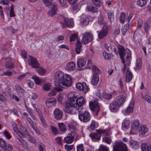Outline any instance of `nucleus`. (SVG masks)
Wrapping results in <instances>:
<instances>
[{"instance_id":"f257e3e1","label":"nucleus","mask_w":151,"mask_h":151,"mask_svg":"<svg viewBox=\"0 0 151 151\" xmlns=\"http://www.w3.org/2000/svg\"><path fill=\"white\" fill-rule=\"evenodd\" d=\"M54 79L56 83L55 89L58 91L63 90V86H69L72 83L71 76L68 74L64 75L62 72L58 71L54 75Z\"/></svg>"},{"instance_id":"f03ea898","label":"nucleus","mask_w":151,"mask_h":151,"mask_svg":"<svg viewBox=\"0 0 151 151\" xmlns=\"http://www.w3.org/2000/svg\"><path fill=\"white\" fill-rule=\"evenodd\" d=\"M117 47L122 63H125V61L124 58V56L127 54L126 61L128 62V64L129 65L130 63V60L131 56V53L130 50L127 48L125 49L124 47L122 45L119 44L117 45Z\"/></svg>"},{"instance_id":"7ed1b4c3","label":"nucleus","mask_w":151,"mask_h":151,"mask_svg":"<svg viewBox=\"0 0 151 151\" xmlns=\"http://www.w3.org/2000/svg\"><path fill=\"white\" fill-rule=\"evenodd\" d=\"M70 99V104L74 105L76 107L78 108V111L81 110L83 106L85 103L83 97L80 96L78 98L76 96H73L69 98Z\"/></svg>"},{"instance_id":"20e7f679","label":"nucleus","mask_w":151,"mask_h":151,"mask_svg":"<svg viewBox=\"0 0 151 151\" xmlns=\"http://www.w3.org/2000/svg\"><path fill=\"white\" fill-rule=\"evenodd\" d=\"M93 4H88L87 7L88 10L92 13H96L98 11V8L101 5L100 0H92Z\"/></svg>"},{"instance_id":"39448f33","label":"nucleus","mask_w":151,"mask_h":151,"mask_svg":"<svg viewBox=\"0 0 151 151\" xmlns=\"http://www.w3.org/2000/svg\"><path fill=\"white\" fill-rule=\"evenodd\" d=\"M81 110L78 111V117L79 119L84 122H88L90 118V114L89 112L85 111L84 112H82Z\"/></svg>"},{"instance_id":"423d86ee","label":"nucleus","mask_w":151,"mask_h":151,"mask_svg":"<svg viewBox=\"0 0 151 151\" xmlns=\"http://www.w3.org/2000/svg\"><path fill=\"white\" fill-rule=\"evenodd\" d=\"M113 151H128L127 148L126 144L123 142H117L114 146Z\"/></svg>"},{"instance_id":"0eeeda50","label":"nucleus","mask_w":151,"mask_h":151,"mask_svg":"<svg viewBox=\"0 0 151 151\" xmlns=\"http://www.w3.org/2000/svg\"><path fill=\"white\" fill-rule=\"evenodd\" d=\"M70 103V99H69V101L67 104L65 108V112L70 114H74L76 113L77 111H78L77 109H78L74 105H71Z\"/></svg>"},{"instance_id":"6e6552de","label":"nucleus","mask_w":151,"mask_h":151,"mask_svg":"<svg viewBox=\"0 0 151 151\" xmlns=\"http://www.w3.org/2000/svg\"><path fill=\"white\" fill-rule=\"evenodd\" d=\"M97 101H95L89 103V107L91 110L93 112L94 115H97L100 108Z\"/></svg>"},{"instance_id":"1a4fd4ad","label":"nucleus","mask_w":151,"mask_h":151,"mask_svg":"<svg viewBox=\"0 0 151 151\" xmlns=\"http://www.w3.org/2000/svg\"><path fill=\"white\" fill-rule=\"evenodd\" d=\"M82 35L83 37L81 42L83 44H86L91 42L93 39V35L89 32H86Z\"/></svg>"},{"instance_id":"9d476101","label":"nucleus","mask_w":151,"mask_h":151,"mask_svg":"<svg viewBox=\"0 0 151 151\" xmlns=\"http://www.w3.org/2000/svg\"><path fill=\"white\" fill-rule=\"evenodd\" d=\"M29 58L28 59V64L34 68H37L40 66V64L38 63L37 59L30 55H29Z\"/></svg>"},{"instance_id":"9b49d317","label":"nucleus","mask_w":151,"mask_h":151,"mask_svg":"<svg viewBox=\"0 0 151 151\" xmlns=\"http://www.w3.org/2000/svg\"><path fill=\"white\" fill-rule=\"evenodd\" d=\"M126 99L125 96L121 95L116 97L114 101L118 105V107H120L124 103Z\"/></svg>"},{"instance_id":"f8f14e48","label":"nucleus","mask_w":151,"mask_h":151,"mask_svg":"<svg viewBox=\"0 0 151 151\" xmlns=\"http://www.w3.org/2000/svg\"><path fill=\"white\" fill-rule=\"evenodd\" d=\"M68 130L71 132L70 133L68 134V135L73 138V139H76L78 137V135L76 132V127L72 125H70Z\"/></svg>"},{"instance_id":"ddd939ff","label":"nucleus","mask_w":151,"mask_h":151,"mask_svg":"<svg viewBox=\"0 0 151 151\" xmlns=\"http://www.w3.org/2000/svg\"><path fill=\"white\" fill-rule=\"evenodd\" d=\"M96 133L94 132L91 133L89 136L94 141H99L100 139L101 136V132H104L100 129H98L96 130Z\"/></svg>"},{"instance_id":"4468645a","label":"nucleus","mask_w":151,"mask_h":151,"mask_svg":"<svg viewBox=\"0 0 151 151\" xmlns=\"http://www.w3.org/2000/svg\"><path fill=\"white\" fill-rule=\"evenodd\" d=\"M76 87L79 90L83 91L85 93L88 91L89 89V88L85 82L77 83L76 85Z\"/></svg>"},{"instance_id":"2eb2a0df","label":"nucleus","mask_w":151,"mask_h":151,"mask_svg":"<svg viewBox=\"0 0 151 151\" xmlns=\"http://www.w3.org/2000/svg\"><path fill=\"white\" fill-rule=\"evenodd\" d=\"M53 114L55 117L56 119L59 120L62 118L63 113L61 110L58 108H56L54 110Z\"/></svg>"},{"instance_id":"dca6fc26","label":"nucleus","mask_w":151,"mask_h":151,"mask_svg":"<svg viewBox=\"0 0 151 151\" xmlns=\"http://www.w3.org/2000/svg\"><path fill=\"white\" fill-rule=\"evenodd\" d=\"M76 65L74 62L71 61L68 62L66 64L65 68L66 70L72 71L75 68Z\"/></svg>"},{"instance_id":"f3484780","label":"nucleus","mask_w":151,"mask_h":151,"mask_svg":"<svg viewBox=\"0 0 151 151\" xmlns=\"http://www.w3.org/2000/svg\"><path fill=\"white\" fill-rule=\"evenodd\" d=\"M133 109L134 104L133 103H131L124 111L123 112L124 114L125 115L129 114L133 112Z\"/></svg>"},{"instance_id":"a211bd4d","label":"nucleus","mask_w":151,"mask_h":151,"mask_svg":"<svg viewBox=\"0 0 151 151\" xmlns=\"http://www.w3.org/2000/svg\"><path fill=\"white\" fill-rule=\"evenodd\" d=\"M108 33V30L107 29H103L100 31L98 34L99 38L100 39H102L107 36Z\"/></svg>"},{"instance_id":"6ab92c4d","label":"nucleus","mask_w":151,"mask_h":151,"mask_svg":"<svg viewBox=\"0 0 151 151\" xmlns=\"http://www.w3.org/2000/svg\"><path fill=\"white\" fill-rule=\"evenodd\" d=\"M57 10V5L55 4H53L51 7V9L48 12L49 15L51 17H53L56 13Z\"/></svg>"},{"instance_id":"aec40b11","label":"nucleus","mask_w":151,"mask_h":151,"mask_svg":"<svg viewBox=\"0 0 151 151\" xmlns=\"http://www.w3.org/2000/svg\"><path fill=\"white\" fill-rule=\"evenodd\" d=\"M32 78L34 80L35 83L38 85H41L42 83H44L45 81V80L44 79H40L35 75L32 77Z\"/></svg>"},{"instance_id":"412c9836","label":"nucleus","mask_w":151,"mask_h":151,"mask_svg":"<svg viewBox=\"0 0 151 151\" xmlns=\"http://www.w3.org/2000/svg\"><path fill=\"white\" fill-rule=\"evenodd\" d=\"M118 105L113 101L110 104L109 108L110 111L112 112H116L118 110Z\"/></svg>"},{"instance_id":"4be33fe9","label":"nucleus","mask_w":151,"mask_h":151,"mask_svg":"<svg viewBox=\"0 0 151 151\" xmlns=\"http://www.w3.org/2000/svg\"><path fill=\"white\" fill-rule=\"evenodd\" d=\"M82 45L79 40H78L75 43V50L77 54L80 53L81 50Z\"/></svg>"},{"instance_id":"5701e85b","label":"nucleus","mask_w":151,"mask_h":151,"mask_svg":"<svg viewBox=\"0 0 151 151\" xmlns=\"http://www.w3.org/2000/svg\"><path fill=\"white\" fill-rule=\"evenodd\" d=\"M132 75L129 68L127 69L126 73V80L127 82H129L132 79Z\"/></svg>"},{"instance_id":"b1692460","label":"nucleus","mask_w":151,"mask_h":151,"mask_svg":"<svg viewBox=\"0 0 151 151\" xmlns=\"http://www.w3.org/2000/svg\"><path fill=\"white\" fill-rule=\"evenodd\" d=\"M112 94H109L106 93L104 92L100 95V98L101 99H105L107 100H109L112 98Z\"/></svg>"},{"instance_id":"393cba45","label":"nucleus","mask_w":151,"mask_h":151,"mask_svg":"<svg viewBox=\"0 0 151 151\" xmlns=\"http://www.w3.org/2000/svg\"><path fill=\"white\" fill-rule=\"evenodd\" d=\"M56 100L54 98H50L47 100L46 102V105L48 106H53L55 104Z\"/></svg>"},{"instance_id":"a878e982","label":"nucleus","mask_w":151,"mask_h":151,"mask_svg":"<svg viewBox=\"0 0 151 151\" xmlns=\"http://www.w3.org/2000/svg\"><path fill=\"white\" fill-rule=\"evenodd\" d=\"M142 151H151V145H148L146 143L142 144L141 146Z\"/></svg>"},{"instance_id":"bb28decb","label":"nucleus","mask_w":151,"mask_h":151,"mask_svg":"<svg viewBox=\"0 0 151 151\" xmlns=\"http://www.w3.org/2000/svg\"><path fill=\"white\" fill-rule=\"evenodd\" d=\"M81 25L86 26L89 23V20L87 17L82 16L80 21Z\"/></svg>"},{"instance_id":"cd10ccee","label":"nucleus","mask_w":151,"mask_h":151,"mask_svg":"<svg viewBox=\"0 0 151 151\" xmlns=\"http://www.w3.org/2000/svg\"><path fill=\"white\" fill-rule=\"evenodd\" d=\"M5 66L8 68H13L14 64L10 58H9L6 60Z\"/></svg>"},{"instance_id":"c85d7f7f","label":"nucleus","mask_w":151,"mask_h":151,"mask_svg":"<svg viewBox=\"0 0 151 151\" xmlns=\"http://www.w3.org/2000/svg\"><path fill=\"white\" fill-rule=\"evenodd\" d=\"M86 60L83 59H79L77 61V65L79 68L83 67L86 64Z\"/></svg>"},{"instance_id":"c756f323","label":"nucleus","mask_w":151,"mask_h":151,"mask_svg":"<svg viewBox=\"0 0 151 151\" xmlns=\"http://www.w3.org/2000/svg\"><path fill=\"white\" fill-rule=\"evenodd\" d=\"M139 126V122L138 120H135L133 122L132 125V127L133 129L137 130L138 129Z\"/></svg>"},{"instance_id":"7c9ffc66","label":"nucleus","mask_w":151,"mask_h":151,"mask_svg":"<svg viewBox=\"0 0 151 151\" xmlns=\"http://www.w3.org/2000/svg\"><path fill=\"white\" fill-rule=\"evenodd\" d=\"M130 126V122L129 121L125 120L123 122L122 125V129L123 130H125L128 128Z\"/></svg>"},{"instance_id":"2f4dec72","label":"nucleus","mask_w":151,"mask_h":151,"mask_svg":"<svg viewBox=\"0 0 151 151\" xmlns=\"http://www.w3.org/2000/svg\"><path fill=\"white\" fill-rule=\"evenodd\" d=\"M64 22L66 25L68 27H72L73 21L71 19L64 18Z\"/></svg>"},{"instance_id":"473e14b6","label":"nucleus","mask_w":151,"mask_h":151,"mask_svg":"<svg viewBox=\"0 0 151 151\" xmlns=\"http://www.w3.org/2000/svg\"><path fill=\"white\" fill-rule=\"evenodd\" d=\"M99 81V76H93L92 78L91 83L94 86L96 85Z\"/></svg>"},{"instance_id":"72a5a7b5","label":"nucleus","mask_w":151,"mask_h":151,"mask_svg":"<svg viewBox=\"0 0 151 151\" xmlns=\"http://www.w3.org/2000/svg\"><path fill=\"white\" fill-rule=\"evenodd\" d=\"M148 131V129L146 126L144 125H142L140 127L139 132L141 134L144 135L146 133H147Z\"/></svg>"},{"instance_id":"f704fd0d","label":"nucleus","mask_w":151,"mask_h":151,"mask_svg":"<svg viewBox=\"0 0 151 151\" xmlns=\"http://www.w3.org/2000/svg\"><path fill=\"white\" fill-rule=\"evenodd\" d=\"M64 140L66 143L71 144L73 142L74 140L68 134L67 136L64 138Z\"/></svg>"},{"instance_id":"c9c22d12","label":"nucleus","mask_w":151,"mask_h":151,"mask_svg":"<svg viewBox=\"0 0 151 151\" xmlns=\"http://www.w3.org/2000/svg\"><path fill=\"white\" fill-rule=\"evenodd\" d=\"M130 146L132 148L137 149L139 147V145L137 141L131 140L130 141Z\"/></svg>"},{"instance_id":"e433bc0d","label":"nucleus","mask_w":151,"mask_h":151,"mask_svg":"<svg viewBox=\"0 0 151 151\" xmlns=\"http://www.w3.org/2000/svg\"><path fill=\"white\" fill-rule=\"evenodd\" d=\"M92 69L94 73L93 76H99V74L100 73L99 69L96 66H92Z\"/></svg>"},{"instance_id":"4c0bfd02","label":"nucleus","mask_w":151,"mask_h":151,"mask_svg":"<svg viewBox=\"0 0 151 151\" xmlns=\"http://www.w3.org/2000/svg\"><path fill=\"white\" fill-rule=\"evenodd\" d=\"M147 3V0H137V3L138 5L141 7H143Z\"/></svg>"},{"instance_id":"58836bf2","label":"nucleus","mask_w":151,"mask_h":151,"mask_svg":"<svg viewBox=\"0 0 151 151\" xmlns=\"http://www.w3.org/2000/svg\"><path fill=\"white\" fill-rule=\"evenodd\" d=\"M142 65V62L139 59H138L137 60V63L136 67L134 68L135 70H137L139 69Z\"/></svg>"},{"instance_id":"ea45409f","label":"nucleus","mask_w":151,"mask_h":151,"mask_svg":"<svg viewBox=\"0 0 151 151\" xmlns=\"http://www.w3.org/2000/svg\"><path fill=\"white\" fill-rule=\"evenodd\" d=\"M15 88L16 91L18 93H23L24 92V90L20 86V85L16 84L15 86Z\"/></svg>"},{"instance_id":"a19ab883","label":"nucleus","mask_w":151,"mask_h":151,"mask_svg":"<svg viewBox=\"0 0 151 151\" xmlns=\"http://www.w3.org/2000/svg\"><path fill=\"white\" fill-rule=\"evenodd\" d=\"M58 126L60 131L65 132L66 130L65 126L63 123L59 124Z\"/></svg>"},{"instance_id":"79ce46f5","label":"nucleus","mask_w":151,"mask_h":151,"mask_svg":"<svg viewBox=\"0 0 151 151\" xmlns=\"http://www.w3.org/2000/svg\"><path fill=\"white\" fill-rule=\"evenodd\" d=\"M52 85L50 83L45 84L42 87V88L45 90L47 91L49 90L51 88Z\"/></svg>"},{"instance_id":"37998d69","label":"nucleus","mask_w":151,"mask_h":151,"mask_svg":"<svg viewBox=\"0 0 151 151\" xmlns=\"http://www.w3.org/2000/svg\"><path fill=\"white\" fill-rule=\"evenodd\" d=\"M130 23H128L127 24H126L124 27V28H123L122 30V34L123 35H124L125 33L127 32V30L128 29L129 27L130 26Z\"/></svg>"},{"instance_id":"c03bdc74","label":"nucleus","mask_w":151,"mask_h":151,"mask_svg":"<svg viewBox=\"0 0 151 151\" xmlns=\"http://www.w3.org/2000/svg\"><path fill=\"white\" fill-rule=\"evenodd\" d=\"M3 149L4 151H11L12 149V146L11 145L8 144Z\"/></svg>"},{"instance_id":"a18cd8bd","label":"nucleus","mask_w":151,"mask_h":151,"mask_svg":"<svg viewBox=\"0 0 151 151\" xmlns=\"http://www.w3.org/2000/svg\"><path fill=\"white\" fill-rule=\"evenodd\" d=\"M43 2L44 5L47 7L52 6L53 5L52 2L48 0H43Z\"/></svg>"},{"instance_id":"49530a36","label":"nucleus","mask_w":151,"mask_h":151,"mask_svg":"<svg viewBox=\"0 0 151 151\" xmlns=\"http://www.w3.org/2000/svg\"><path fill=\"white\" fill-rule=\"evenodd\" d=\"M108 18L109 20L112 22L114 21V14L113 12H109L108 14Z\"/></svg>"},{"instance_id":"de8ad7c7","label":"nucleus","mask_w":151,"mask_h":151,"mask_svg":"<svg viewBox=\"0 0 151 151\" xmlns=\"http://www.w3.org/2000/svg\"><path fill=\"white\" fill-rule=\"evenodd\" d=\"M7 145L5 141L2 139L0 138V147L3 148Z\"/></svg>"},{"instance_id":"09e8293b","label":"nucleus","mask_w":151,"mask_h":151,"mask_svg":"<svg viewBox=\"0 0 151 151\" xmlns=\"http://www.w3.org/2000/svg\"><path fill=\"white\" fill-rule=\"evenodd\" d=\"M61 138V137H58L55 138V140L59 145L62 146L63 145V144L62 142Z\"/></svg>"},{"instance_id":"8fccbe9b","label":"nucleus","mask_w":151,"mask_h":151,"mask_svg":"<svg viewBox=\"0 0 151 151\" xmlns=\"http://www.w3.org/2000/svg\"><path fill=\"white\" fill-rule=\"evenodd\" d=\"M103 140L106 143L110 144L111 142V139L109 137H104L103 138Z\"/></svg>"},{"instance_id":"3c124183","label":"nucleus","mask_w":151,"mask_h":151,"mask_svg":"<svg viewBox=\"0 0 151 151\" xmlns=\"http://www.w3.org/2000/svg\"><path fill=\"white\" fill-rule=\"evenodd\" d=\"M50 128L52 130V132L53 134L56 135L58 133V130L56 127L51 126Z\"/></svg>"},{"instance_id":"603ef678","label":"nucleus","mask_w":151,"mask_h":151,"mask_svg":"<svg viewBox=\"0 0 151 151\" xmlns=\"http://www.w3.org/2000/svg\"><path fill=\"white\" fill-rule=\"evenodd\" d=\"M125 14L124 13H122L120 16V22L122 23H123L125 20Z\"/></svg>"},{"instance_id":"864d4df0","label":"nucleus","mask_w":151,"mask_h":151,"mask_svg":"<svg viewBox=\"0 0 151 151\" xmlns=\"http://www.w3.org/2000/svg\"><path fill=\"white\" fill-rule=\"evenodd\" d=\"M37 72L39 74L42 75L46 72V70L43 68H40L37 70Z\"/></svg>"},{"instance_id":"5fc2aeb1","label":"nucleus","mask_w":151,"mask_h":151,"mask_svg":"<svg viewBox=\"0 0 151 151\" xmlns=\"http://www.w3.org/2000/svg\"><path fill=\"white\" fill-rule=\"evenodd\" d=\"M78 37V35L76 34H72L70 37V41L72 42L74 41Z\"/></svg>"},{"instance_id":"6e6d98bb","label":"nucleus","mask_w":151,"mask_h":151,"mask_svg":"<svg viewBox=\"0 0 151 151\" xmlns=\"http://www.w3.org/2000/svg\"><path fill=\"white\" fill-rule=\"evenodd\" d=\"M12 73L11 71H7L4 72L3 73L1 74V75L10 76L12 75Z\"/></svg>"},{"instance_id":"4d7b16f0","label":"nucleus","mask_w":151,"mask_h":151,"mask_svg":"<svg viewBox=\"0 0 151 151\" xmlns=\"http://www.w3.org/2000/svg\"><path fill=\"white\" fill-rule=\"evenodd\" d=\"M98 22L100 25L104 24V22L103 18L101 16H99L98 17Z\"/></svg>"},{"instance_id":"13d9d810","label":"nucleus","mask_w":151,"mask_h":151,"mask_svg":"<svg viewBox=\"0 0 151 151\" xmlns=\"http://www.w3.org/2000/svg\"><path fill=\"white\" fill-rule=\"evenodd\" d=\"M14 6L12 5L11 6V9L10 12V15L11 17H13L15 16L14 12Z\"/></svg>"},{"instance_id":"bf43d9fd","label":"nucleus","mask_w":151,"mask_h":151,"mask_svg":"<svg viewBox=\"0 0 151 151\" xmlns=\"http://www.w3.org/2000/svg\"><path fill=\"white\" fill-rule=\"evenodd\" d=\"M99 151H108L107 147L102 145H101L99 147Z\"/></svg>"},{"instance_id":"052dcab7","label":"nucleus","mask_w":151,"mask_h":151,"mask_svg":"<svg viewBox=\"0 0 151 151\" xmlns=\"http://www.w3.org/2000/svg\"><path fill=\"white\" fill-rule=\"evenodd\" d=\"M17 139L22 143L23 145H26V142L21 137H17Z\"/></svg>"},{"instance_id":"680f3d73","label":"nucleus","mask_w":151,"mask_h":151,"mask_svg":"<svg viewBox=\"0 0 151 151\" xmlns=\"http://www.w3.org/2000/svg\"><path fill=\"white\" fill-rule=\"evenodd\" d=\"M144 98L149 103H151V97L148 95H145L144 96Z\"/></svg>"},{"instance_id":"e2e57ef3","label":"nucleus","mask_w":151,"mask_h":151,"mask_svg":"<svg viewBox=\"0 0 151 151\" xmlns=\"http://www.w3.org/2000/svg\"><path fill=\"white\" fill-rule=\"evenodd\" d=\"M9 3V0H0V4L3 5H7Z\"/></svg>"},{"instance_id":"0e129e2a","label":"nucleus","mask_w":151,"mask_h":151,"mask_svg":"<svg viewBox=\"0 0 151 151\" xmlns=\"http://www.w3.org/2000/svg\"><path fill=\"white\" fill-rule=\"evenodd\" d=\"M103 56L106 59L109 60L111 58L109 54L106 53L105 51H104L103 53Z\"/></svg>"},{"instance_id":"69168bd1","label":"nucleus","mask_w":151,"mask_h":151,"mask_svg":"<svg viewBox=\"0 0 151 151\" xmlns=\"http://www.w3.org/2000/svg\"><path fill=\"white\" fill-rule=\"evenodd\" d=\"M73 147V145H65V148L66 150L68 151H70Z\"/></svg>"},{"instance_id":"338daca9","label":"nucleus","mask_w":151,"mask_h":151,"mask_svg":"<svg viewBox=\"0 0 151 151\" xmlns=\"http://www.w3.org/2000/svg\"><path fill=\"white\" fill-rule=\"evenodd\" d=\"M77 151H83V145L81 144L78 145L77 146Z\"/></svg>"},{"instance_id":"774afa93","label":"nucleus","mask_w":151,"mask_h":151,"mask_svg":"<svg viewBox=\"0 0 151 151\" xmlns=\"http://www.w3.org/2000/svg\"><path fill=\"white\" fill-rule=\"evenodd\" d=\"M21 54L23 57L24 58H26L27 57V54L26 51L24 50H22L21 51Z\"/></svg>"}]
</instances>
